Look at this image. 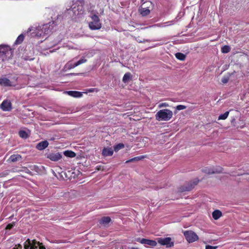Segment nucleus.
I'll list each match as a JSON object with an SVG mask.
<instances>
[{
	"instance_id": "nucleus-23",
	"label": "nucleus",
	"mask_w": 249,
	"mask_h": 249,
	"mask_svg": "<svg viewBox=\"0 0 249 249\" xmlns=\"http://www.w3.org/2000/svg\"><path fill=\"white\" fill-rule=\"evenodd\" d=\"M176 57L181 61H183L185 59L186 55L181 53H177L175 54Z\"/></svg>"
},
{
	"instance_id": "nucleus-33",
	"label": "nucleus",
	"mask_w": 249,
	"mask_h": 249,
	"mask_svg": "<svg viewBox=\"0 0 249 249\" xmlns=\"http://www.w3.org/2000/svg\"><path fill=\"white\" fill-rule=\"evenodd\" d=\"M198 182V180H197L195 182V184L194 185H191V186L188 187H186V188L183 189L182 190V191H190L194 187V186Z\"/></svg>"
},
{
	"instance_id": "nucleus-13",
	"label": "nucleus",
	"mask_w": 249,
	"mask_h": 249,
	"mask_svg": "<svg viewBox=\"0 0 249 249\" xmlns=\"http://www.w3.org/2000/svg\"><path fill=\"white\" fill-rule=\"evenodd\" d=\"M0 85L3 87H11L13 86L10 80L5 77L0 78Z\"/></svg>"
},
{
	"instance_id": "nucleus-12",
	"label": "nucleus",
	"mask_w": 249,
	"mask_h": 249,
	"mask_svg": "<svg viewBox=\"0 0 249 249\" xmlns=\"http://www.w3.org/2000/svg\"><path fill=\"white\" fill-rule=\"evenodd\" d=\"M0 107L3 111H9L11 109V103L10 101L4 100L1 103Z\"/></svg>"
},
{
	"instance_id": "nucleus-31",
	"label": "nucleus",
	"mask_w": 249,
	"mask_h": 249,
	"mask_svg": "<svg viewBox=\"0 0 249 249\" xmlns=\"http://www.w3.org/2000/svg\"><path fill=\"white\" fill-rule=\"evenodd\" d=\"M87 61V60L86 59H85V58H82L79 61H77L76 63H77V65L78 66H79L81 64L86 63Z\"/></svg>"
},
{
	"instance_id": "nucleus-19",
	"label": "nucleus",
	"mask_w": 249,
	"mask_h": 249,
	"mask_svg": "<svg viewBox=\"0 0 249 249\" xmlns=\"http://www.w3.org/2000/svg\"><path fill=\"white\" fill-rule=\"evenodd\" d=\"M78 66L76 62L73 63L72 61H70L65 65V68L68 70H71Z\"/></svg>"
},
{
	"instance_id": "nucleus-39",
	"label": "nucleus",
	"mask_w": 249,
	"mask_h": 249,
	"mask_svg": "<svg viewBox=\"0 0 249 249\" xmlns=\"http://www.w3.org/2000/svg\"><path fill=\"white\" fill-rule=\"evenodd\" d=\"M13 227V225H12V224H8L6 226V228L8 229H11Z\"/></svg>"
},
{
	"instance_id": "nucleus-24",
	"label": "nucleus",
	"mask_w": 249,
	"mask_h": 249,
	"mask_svg": "<svg viewBox=\"0 0 249 249\" xmlns=\"http://www.w3.org/2000/svg\"><path fill=\"white\" fill-rule=\"evenodd\" d=\"M64 154L65 156L70 158H73L76 156L75 153L71 151H66L64 152Z\"/></svg>"
},
{
	"instance_id": "nucleus-26",
	"label": "nucleus",
	"mask_w": 249,
	"mask_h": 249,
	"mask_svg": "<svg viewBox=\"0 0 249 249\" xmlns=\"http://www.w3.org/2000/svg\"><path fill=\"white\" fill-rule=\"evenodd\" d=\"M23 39H24V36L22 34H21L17 38L16 40L15 41V44H20L23 41Z\"/></svg>"
},
{
	"instance_id": "nucleus-4",
	"label": "nucleus",
	"mask_w": 249,
	"mask_h": 249,
	"mask_svg": "<svg viewBox=\"0 0 249 249\" xmlns=\"http://www.w3.org/2000/svg\"><path fill=\"white\" fill-rule=\"evenodd\" d=\"M24 249H45V248L41 245L39 242L35 240H31L28 239L24 244Z\"/></svg>"
},
{
	"instance_id": "nucleus-14",
	"label": "nucleus",
	"mask_w": 249,
	"mask_h": 249,
	"mask_svg": "<svg viewBox=\"0 0 249 249\" xmlns=\"http://www.w3.org/2000/svg\"><path fill=\"white\" fill-rule=\"evenodd\" d=\"M140 243L142 244L149 245L151 247H155L157 244V242L154 240L146 239H141Z\"/></svg>"
},
{
	"instance_id": "nucleus-7",
	"label": "nucleus",
	"mask_w": 249,
	"mask_h": 249,
	"mask_svg": "<svg viewBox=\"0 0 249 249\" xmlns=\"http://www.w3.org/2000/svg\"><path fill=\"white\" fill-rule=\"evenodd\" d=\"M184 235L189 243H192L197 241L198 237L197 234L192 231H187L184 232Z\"/></svg>"
},
{
	"instance_id": "nucleus-22",
	"label": "nucleus",
	"mask_w": 249,
	"mask_h": 249,
	"mask_svg": "<svg viewBox=\"0 0 249 249\" xmlns=\"http://www.w3.org/2000/svg\"><path fill=\"white\" fill-rule=\"evenodd\" d=\"M173 24H174V21H169L165 22H164L162 23L157 24L155 25L154 26L163 28V27H165L172 25Z\"/></svg>"
},
{
	"instance_id": "nucleus-37",
	"label": "nucleus",
	"mask_w": 249,
	"mask_h": 249,
	"mask_svg": "<svg viewBox=\"0 0 249 249\" xmlns=\"http://www.w3.org/2000/svg\"><path fill=\"white\" fill-rule=\"evenodd\" d=\"M143 156H139V157H134L133 158V160H141L143 158Z\"/></svg>"
},
{
	"instance_id": "nucleus-21",
	"label": "nucleus",
	"mask_w": 249,
	"mask_h": 249,
	"mask_svg": "<svg viewBox=\"0 0 249 249\" xmlns=\"http://www.w3.org/2000/svg\"><path fill=\"white\" fill-rule=\"evenodd\" d=\"M212 216L215 220H217L222 216V213L219 210H215L213 212Z\"/></svg>"
},
{
	"instance_id": "nucleus-40",
	"label": "nucleus",
	"mask_w": 249,
	"mask_h": 249,
	"mask_svg": "<svg viewBox=\"0 0 249 249\" xmlns=\"http://www.w3.org/2000/svg\"><path fill=\"white\" fill-rule=\"evenodd\" d=\"M134 161V160H133V158L131 159L126 161V163H128V162H131V161Z\"/></svg>"
},
{
	"instance_id": "nucleus-27",
	"label": "nucleus",
	"mask_w": 249,
	"mask_h": 249,
	"mask_svg": "<svg viewBox=\"0 0 249 249\" xmlns=\"http://www.w3.org/2000/svg\"><path fill=\"white\" fill-rule=\"evenodd\" d=\"M231 50V48L230 46L228 45H225L222 47L221 48V52L223 53H229Z\"/></svg>"
},
{
	"instance_id": "nucleus-36",
	"label": "nucleus",
	"mask_w": 249,
	"mask_h": 249,
	"mask_svg": "<svg viewBox=\"0 0 249 249\" xmlns=\"http://www.w3.org/2000/svg\"><path fill=\"white\" fill-rule=\"evenodd\" d=\"M229 81V78L228 77H223L221 80L222 82L224 84L227 83Z\"/></svg>"
},
{
	"instance_id": "nucleus-35",
	"label": "nucleus",
	"mask_w": 249,
	"mask_h": 249,
	"mask_svg": "<svg viewBox=\"0 0 249 249\" xmlns=\"http://www.w3.org/2000/svg\"><path fill=\"white\" fill-rule=\"evenodd\" d=\"M217 246H212L210 245H207L206 246L205 249H217Z\"/></svg>"
},
{
	"instance_id": "nucleus-41",
	"label": "nucleus",
	"mask_w": 249,
	"mask_h": 249,
	"mask_svg": "<svg viewBox=\"0 0 249 249\" xmlns=\"http://www.w3.org/2000/svg\"><path fill=\"white\" fill-rule=\"evenodd\" d=\"M82 73H77L76 74L77 75H78V74H81Z\"/></svg>"
},
{
	"instance_id": "nucleus-1",
	"label": "nucleus",
	"mask_w": 249,
	"mask_h": 249,
	"mask_svg": "<svg viewBox=\"0 0 249 249\" xmlns=\"http://www.w3.org/2000/svg\"><path fill=\"white\" fill-rule=\"evenodd\" d=\"M54 21L37 26H32L29 28L28 32L31 33V35L33 37H45L46 38L47 36L52 33L55 26Z\"/></svg>"
},
{
	"instance_id": "nucleus-6",
	"label": "nucleus",
	"mask_w": 249,
	"mask_h": 249,
	"mask_svg": "<svg viewBox=\"0 0 249 249\" xmlns=\"http://www.w3.org/2000/svg\"><path fill=\"white\" fill-rule=\"evenodd\" d=\"M69 13L71 14V12L75 16H78L83 13V8L82 5L74 3L72 5L71 9L69 10Z\"/></svg>"
},
{
	"instance_id": "nucleus-17",
	"label": "nucleus",
	"mask_w": 249,
	"mask_h": 249,
	"mask_svg": "<svg viewBox=\"0 0 249 249\" xmlns=\"http://www.w3.org/2000/svg\"><path fill=\"white\" fill-rule=\"evenodd\" d=\"M113 154V151L111 148H105L103 150L102 154L104 156H111Z\"/></svg>"
},
{
	"instance_id": "nucleus-11",
	"label": "nucleus",
	"mask_w": 249,
	"mask_h": 249,
	"mask_svg": "<svg viewBox=\"0 0 249 249\" xmlns=\"http://www.w3.org/2000/svg\"><path fill=\"white\" fill-rule=\"evenodd\" d=\"M11 53V48L8 45H0V53L2 55H6Z\"/></svg>"
},
{
	"instance_id": "nucleus-34",
	"label": "nucleus",
	"mask_w": 249,
	"mask_h": 249,
	"mask_svg": "<svg viewBox=\"0 0 249 249\" xmlns=\"http://www.w3.org/2000/svg\"><path fill=\"white\" fill-rule=\"evenodd\" d=\"M186 108V107L183 105H178L176 107V109L178 110H183Z\"/></svg>"
},
{
	"instance_id": "nucleus-15",
	"label": "nucleus",
	"mask_w": 249,
	"mask_h": 249,
	"mask_svg": "<svg viewBox=\"0 0 249 249\" xmlns=\"http://www.w3.org/2000/svg\"><path fill=\"white\" fill-rule=\"evenodd\" d=\"M49 145V143L47 141H42L39 142L36 148L39 150H42L46 148Z\"/></svg>"
},
{
	"instance_id": "nucleus-32",
	"label": "nucleus",
	"mask_w": 249,
	"mask_h": 249,
	"mask_svg": "<svg viewBox=\"0 0 249 249\" xmlns=\"http://www.w3.org/2000/svg\"><path fill=\"white\" fill-rule=\"evenodd\" d=\"M168 107H169V104L167 103H161L158 105V107L160 108Z\"/></svg>"
},
{
	"instance_id": "nucleus-16",
	"label": "nucleus",
	"mask_w": 249,
	"mask_h": 249,
	"mask_svg": "<svg viewBox=\"0 0 249 249\" xmlns=\"http://www.w3.org/2000/svg\"><path fill=\"white\" fill-rule=\"evenodd\" d=\"M66 93L70 96L73 97L79 98L82 97L83 93L77 91H68Z\"/></svg>"
},
{
	"instance_id": "nucleus-20",
	"label": "nucleus",
	"mask_w": 249,
	"mask_h": 249,
	"mask_svg": "<svg viewBox=\"0 0 249 249\" xmlns=\"http://www.w3.org/2000/svg\"><path fill=\"white\" fill-rule=\"evenodd\" d=\"M21 159V157L20 155L16 154V155H11L9 159V160L11 162H16L19 160Z\"/></svg>"
},
{
	"instance_id": "nucleus-3",
	"label": "nucleus",
	"mask_w": 249,
	"mask_h": 249,
	"mask_svg": "<svg viewBox=\"0 0 249 249\" xmlns=\"http://www.w3.org/2000/svg\"><path fill=\"white\" fill-rule=\"evenodd\" d=\"M97 12L92 11L89 15L91 20L89 22V26L92 30H99L102 27V24L97 16Z\"/></svg>"
},
{
	"instance_id": "nucleus-38",
	"label": "nucleus",
	"mask_w": 249,
	"mask_h": 249,
	"mask_svg": "<svg viewBox=\"0 0 249 249\" xmlns=\"http://www.w3.org/2000/svg\"><path fill=\"white\" fill-rule=\"evenodd\" d=\"M88 91L89 92H93V91H98V90H97L96 89L91 88V89H88Z\"/></svg>"
},
{
	"instance_id": "nucleus-28",
	"label": "nucleus",
	"mask_w": 249,
	"mask_h": 249,
	"mask_svg": "<svg viewBox=\"0 0 249 249\" xmlns=\"http://www.w3.org/2000/svg\"><path fill=\"white\" fill-rule=\"evenodd\" d=\"M19 135L22 138L26 139L28 137L27 133L24 130H20L19 131Z\"/></svg>"
},
{
	"instance_id": "nucleus-9",
	"label": "nucleus",
	"mask_w": 249,
	"mask_h": 249,
	"mask_svg": "<svg viewBox=\"0 0 249 249\" xmlns=\"http://www.w3.org/2000/svg\"><path fill=\"white\" fill-rule=\"evenodd\" d=\"M222 169L220 167L205 168L203 171L208 174L219 173L222 172Z\"/></svg>"
},
{
	"instance_id": "nucleus-5",
	"label": "nucleus",
	"mask_w": 249,
	"mask_h": 249,
	"mask_svg": "<svg viewBox=\"0 0 249 249\" xmlns=\"http://www.w3.org/2000/svg\"><path fill=\"white\" fill-rule=\"evenodd\" d=\"M151 1H146L142 4L139 9V11L142 16H146L150 14V8L152 7Z\"/></svg>"
},
{
	"instance_id": "nucleus-18",
	"label": "nucleus",
	"mask_w": 249,
	"mask_h": 249,
	"mask_svg": "<svg viewBox=\"0 0 249 249\" xmlns=\"http://www.w3.org/2000/svg\"><path fill=\"white\" fill-rule=\"evenodd\" d=\"M110 221L111 218L109 216H105L101 218L100 223L104 225L105 226H107Z\"/></svg>"
},
{
	"instance_id": "nucleus-8",
	"label": "nucleus",
	"mask_w": 249,
	"mask_h": 249,
	"mask_svg": "<svg viewBox=\"0 0 249 249\" xmlns=\"http://www.w3.org/2000/svg\"><path fill=\"white\" fill-rule=\"evenodd\" d=\"M157 241L160 245L166 246V247H171L174 245V243L171 242V239L170 237L158 238Z\"/></svg>"
},
{
	"instance_id": "nucleus-2",
	"label": "nucleus",
	"mask_w": 249,
	"mask_h": 249,
	"mask_svg": "<svg viewBox=\"0 0 249 249\" xmlns=\"http://www.w3.org/2000/svg\"><path fill=\"white\" fill-rule=\"evenodd\" d=\"M173 112L168 109H163L158 111L156 115V119L158 121H168L173 117Z\"/></svg>"
},
{
	"instance_id": "nucleus-10",
	"label": "nucleus",
	"mask_w": 249,
	"mask_h": 249,
	"mask_svg": "<svg viewBox=\"0 0 249 249\" xmlns=\"http://www.w3.org/2000/svg\"><path fill=\"white\" fill-rule=\"evenodd\" d=\"M47 158L52 161H56L59 160L62 158V156L59 153H53L49 154Z\"/></svg>"
},
{
	"instance_id": "nucleus-30",
	"label": "nucleus",
	"mask_w": 249,
	"mask_h": 249,
	"mask_svg": "<svg viewBox=\"0 0 249 249\" xmlns=\"http://www.w3.org/2000/svg\"><path fill=\"white\" fill-rule=\"evenodd\" d=\"M124 147V144H123V143H119L117 145H116L115 147H114V150L115 151L117 152L118 151V150H119L120 149L123 148Z\"/></svg>"
},
{
	"instance_id": "nucleus-29",
	"label": "nucleus",
	"mask_w": 249,
	"mask_h": 249,
	"mask_svg": "<svg viewBox=\"0 0 249 249\" xmlns=\"http://www.w3.org/2000/svg\"><path fill=\"white\" fill-rule=\"evenodd\" d=\"M229 114V111H226L224 114H221L218 117V120H225L226 119Z\"/></svg>"
},
{
	"instance_id": "nucleus-25",
	"label": "nucleus",
	"mask_w": 249,
	"mask_h": 249,
	"mask_svg": "<svg viewBox=\"0 0 249 249\" xmlns=\"http://www.w3.org/2000/svg\"><path fill=\"white\" fill-rule=\"evenodd\" d=\"M131 78V74L129 72H127L124 74L123 78V81L124 83L127 82Z\"/></svg>"
}]
</instances>
